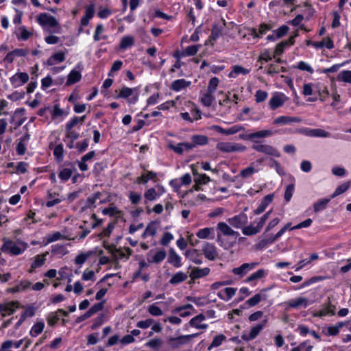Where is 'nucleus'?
<instances>
[{
	"instance_id": "f257e3e1",
	"label": "nucleus",
	"mask_w": 351,
	"mask_h": 351,
	"mask_svg": "<svg viewBox=\"0 0 351 351\" xmlns=\"http://www.w3.org/2000/svg\"><path fill=\"white\" fill-rule=\"evenodd\" d=\"M271 213V210H270L248 226H245L248 221V218L245 213H240L231 218H228L227 221L230 226L235 228H241L242 233L244 235L253 236L261 231Z\"/></svg>"
},
{
	"instance_id": "f03ea898",
	"label": "nucleus",
	"mask_w": 351,
	"mask_h": 351,
	"mask_svg": "<svg viewBox=\"0 0 351 351\" xmlns=\"http://www.w3.org/2000/svg\"><path fill=\"white\" fill-rule=\"evenodd\" d=\"M219 80L217 77H212L209 82L206 90L201 93L200 101L206 107L211 106L215 101L216 93Z\"/></svg>"
},
{
	"instance_id": "7ed1b4c3",
	"label": "nucleus",
	"mask_w": 351,
	"mask_h": 351,
	"mask_svg": "<svg viewBox=\"0 0 351 351\" xmlns=\"http://www.w3.org/2000/svg\"><path fill=\"white\" fill-rule=\"evenodd\" d=\"M27 248V244L21 241H13L9 239H3L1 250L11 256H18L23 254Z\"/></svg>"
},
{
	"instance_id": "20e7f679",
	"label": "nucleus",
	"mask_w": 351,
	"mask_h": 351,
	"mask_svg": "<svg viewBox=\"0 0 351 351\" xmlns=\"http://www.w3.org/2000/svg\"><path fill=\"white\" fill-rule=\"evenodd\" d=\"M36 21L44 29L55 28L56 29L53 30V32L58 34L61 32V27L56 18L47 13H41L38 15L36 16Z\"/></svg>"
},
{
	"instance_id": "39448f33",
	"label": "nucleus",
	"mask_w": 351,
	"mask_h": 351,
	"mask_svg": "<svg viewBox=\"0 0 351 351\" xmlns=\"http://www.w3.org/2000/svg\"><path fill=\"white\" fill-rule=\"evenodd\" d=\"M217 241L219 243V245L223 247L224 248H228L232 246V245L224 244L222 239L221 238V235L237 237L239 234L238 232L234 231L230 227V224L228 225L225 222H219L217 225Z\"/></svg>"
},
{
	"instance_id": "423d86ee",
	"label": "nucleus",
	"mask_w": 351,
	"mask_h": 351,
	"mask_svg": "<svg viewBox=\"0 0 351 351\" xmlns=\"http://www.w3.org/2000/svg\"><path fill=\"white\" fill-rule=\"evenodd\" d=\"M216 148L221 152H243L247 148L245 146L238 143L219 142L217 144Z\"/></svg>"
},
{
	"instance_id": "0eeeda50",
	"label": "nucleus",
	"mask_w": 351,
	"mask_h": 351,
	"mask_svg": "<svg viewBox=\"0 0 351 351\" xmlns=\"http://www.w3.org/2000/svg\"><path fill=\"white\" fill-rule=\"evenodd\" d=\"M118 98L128 99L130 104H134L138 100V89L136 88L123 87L119 90H116Z\"/></svg>"
},
{
	"instance_id": "6e6552de",
	"label": "nucleus",
	"mask_w": 351,
	"mask_h": 351,
	"mask_svg": "<svg viewBox=\"0 0 351 351\" xmlns=\"http://www.w3.org/2000/svg\"><path fill=\"white\" fill-rule=\"evenodd\" d=\"M336 306L332 303L328 298V301L323 304L321 308L313 312V316L323 318L326 316H332L335 314Z\"/></svg>"
},
{
	"instance_id": "1a4fd4ad",
	"label": "nucleus",
	"mask_w": 351,
	"mask_h": 351,
	"mask_svg": "<svg viewBox=\"0 0 351 351\" xmlns=\"http://www.w3.org/2000/svg\"><path fill=\"white\" fill-rule=\"evenodd\" d=\"M252 148L258 152L263 153L265 154L279 158L280 156V152L274 147L260 143H256L252 145Z\"/></svg>"
},
{
	"instance_id": "9d476101",
	"label": "nucleus",
	"mask_w": 351,
	"mask_h": 351,
	"mask_svg": "<svg viewBox=\"0 0 351 351\" xmlns=\"http://www.w3.org/2000/svg\"><path fill=\"white\" fill-rule=\"evenodd\" d=\"M287 305V308H295V309H300V308H306L309 305L313 304V301L309 300L308 298L303 296H299L293 299H291L285 302Z\"/></svg>"
},
{
	"instance_id": "9b49d317",
	"label": "nucleus",
	"mask_w": 351,
	"mask_h": 351,
	"mask_svg": "<svg viewBox=\"0 0 351 351\" xmlns=\"http://www.w3.org/2000/svg\"><path fill=\"white\" fill-rule=\"evenodd\" d=\"M258 265V262L245 263L239 267L233 268L232 272L234 275L239 277V278H242L248 272L253 270Z\"/></svg>"
},
{
	"instance_id": "f8f14e48",
	"label": "nucleus",
	"mask_w": 351,
	"mask_h": 351,
	"mask_svg": "<svg viewBox=\"0 0 351 351\" xmlns=\"http://www.w3.org/2000/svg\"><path fill=\"white\" fill-rule=\"evenodd\" d=\"M265 324H258L249 330H245L242 332L241 339L245 341L254 339L261 331L264 328Z\"/></svg>"
},
{
	"instance_id": "ddd939ff",
	"label": "nucleus",
	"mask_w": 351,
	"mask_h": 351,
	"mask_svg": "<svg viewBox=\"0 0 351 351\" xmlns=\"http://www.w3.org/2000/svg\"><path fill=\"white\" fill-rule=\"evenodd\" d=\"M298 132L308 137L328 138L330 136L329 132L319 128H304L300 129Z\"/></svg>"
},
{
	"instance_id": "4468645a",
	"label": "nucleus",
	"mask_w": 351,
	"mask_h": 351,
	"mask_svg": "<svg viewBox=\"0 0 351 351\" xmlns=\"http://www.w3.org/2000/svg\"><path fill=\"white\" fill-rule=\"evenodd\" d=\"M202 251L208 260H215L218 257V252L216 246L210 243L205 242L202 246Z\"/></svg>"
},
{
	"instance_id": "2eb2a0df",
	"label": "nucleus",
	"mask_w": 351,
	"mask_h": 351,
	"mask_svg": "<svg viewBox=\"0 0 351 351\" xmlns=\"http://www.w3.org/2000/svg\"><path fill=\"white\" fill-rule=\"evenodd\" d=\"M27 54V51L23 49H16L9 53L5 56L2 62L8 67V64L12 63L16 57H23Z\"/></svg>"
},
{
	"instance_id": "dca6fc26",
	"label": "nucleus",
	"mask_w": 351,
	"mask_h": 351,
	"mask_svg": "<svg viewBox=\"0 0 351 351\" xmlns=\"http://www.w3.org/2000/svg\"><path fill=\"white\" fill-rule=\"evenodd\" d=\"M198 333L191 334V335H181L178 337L171 338L169 339L171 346L173 348H178L182 345L185 344L192 338L197 337Z\"/></svg>"
},
{
	"instance_id": "f3484780",
	"label": "nucleus",
	"mask_w": 351,
	"mask_h": 351,
	"mask_svg": "<svg viewBox=\"0 0 351 351\" xmlns=\"http://www.w3.org/2000/svg\"><path fill=\"white\" fill-rule=\"evenodd\" d=\"M29 80V75L26 73H16L10 78V82L14 87H19Z\"/></svg>"
},
{
	"instance_id": "a211bd4d",
	"label": "nucleus",
	"mask_w": 351,
	"mask_h": 351,
	"mask_svg": "<svg viewBox=\"0 0 351 351\" xmlns=\"http://www.w3.org/2000/svg\"><path fill=\"white\" fill-rule=\"evenodd\" d=\"M274 134V132L271 130H263L251 133L247 136L241 135L240 138L243 139L254 140L255 138H267Z\"/></svg>"
},
{
	"instance_id": "6ab92c4d",
	"label": "nucleus",
	"mask_w": 351,
	"mask_h": 351,
	"mask_svg": "<svg viewBox=\"0 0 351 351\" xmlns=\"http://www.w3.org/2000/svg\"><path fill=\"white\" fill-rule=\"evenodd\" d=\"M301 121V119L296 117L280 116L274 120L273 123L278 125H285L293 123H300Z\"/></svg>"
},
{
	"instance_id": "aec40b11",
	"label": "nucleus",
	"mask_w": 351,
	"mask_h": 351,
	"mask_svg": "<svg viewBox=\"0 0 351 351\" xmlns=\"http://www.w3.org/2000/svg\"><path fill=\"white\" fill-rule=\"evenodd\" d=\"M285 102V96L283 94L276 93L271 97L269 105L271 109L275 110L282 106Z\"/></svg>"
},
{
	"instance_id": "412c9836",
	"label": "nucleus",
	"mask_w": 351,
	"mask_h": 351,
	"mask_svg": "<svg viewBox=\"0 0 351 351\" xmlns=\"http://www.w3.org/2000/svg\"><path fill=\"white\" fill-rule=\"evenodd\" d=\"M71 239L68 237L66 235H65L64 233L56 231L53 232L51 233L48 234L45 238V244H49L51 243L60 241V240H70Z\"/></svg>"
},
{
	"instance_id": "4be33fe9",
	"label": "nucleus",
	"mask_w": 351,
	"mask_h": 351,
	"mask_svg": "<svg viewBox=\"0 0 351 351\" xmlns=\"http://www.w3.org/2000/svg\"><path fill=\"white\" fill-rule=\"evenodd\" d=\"M0 307H1V313L5 316L6 315H11L14 313L16 310L19 308V303L16 301L10 302L4 304H1Z\"/></svg>"
},
{
	"instance_id": "5701e85b",
	"label": "nucleus",
	"mask_w": 351,
	"mask_h": 351,
	"mask_svg": "<svg viewBox=\"0 0 351 351\" xmlns=\"http://www.w3.org/2000/svg\"><path fill=\"white\" fill-rule=\"evenodd\" d=\"M184 255L186 258L193 263L200 265L202 263V257L198 251L195 249L188 250L185 252Z\"/></svg>"
},
{
	"instance_id": "b1692460",
	"label": "nucleus",
	"mask_w": 351,
	"mask_h": 351,
	"mask_svg": "<svg viewBox=\"0 0 351 351\" xmlns=\"http://www.w3.org/2000/svg\"><path fill=\"white\" fill-rule=\"evenodd\" d=\"M168 262L176 268L182 265L181 256L173 249L169 250Z\"/></svg>"
},
{
	"instance_id": "393cba45",
	"label": "nucleus",
	"mask_w": 351,
	"mask_h": 351,
	"mask_svg": "<svg viewBox=\"0 0 351 351\" xmlns=\"http://www.w3.org/2000/svg\"><path fill=\"white\" fill-rule=\"evenodd\" d=\"M261 169L259 167H256L255 162H251L247 167L241 171L240 176L243 179L249 178L253 174L258 172Z\"/></svg>"
},
{
	"instance_id": "a878e982",
	"label": "nucleus",
	"mask_w": 351,
	"mask_h": 351,
	"mask_svg": "<svg viewBox=\"0 0 351 351\" xmlns=\"http://www.w3.org/2000/svg\"><path fill=\"white\" fill-rule=\"evenodd\" d=\"M191 84V82L190 81H186L184 79H179L172 82L171 88L176 92H180L189 87Z\"/></svg>"
},
{
	"instance_id": "bb28decb",
	"label": "nucleus",
	"mask_w": 351,
	"mask_h": 351,
	"mask_svg": "<svg viewBox=\"0 0 351 351\" xmlns=\"http://www.w3.org/2000/svg\"><path fill=\"white\" fill-rule=\"evenodd\" d=\"M293 45H294V40L293 38H289L288 40L282 41L281 43H278L276 46L275 50L274 51V56H280L284 52V50L287 47L291 46Z\"/></svg>"
},
{
	"instance_id": "cd10ccee",
	"label": "nucleus",
	"mask_w": 351,
	"mask_h": 351,
	"mask_svg": "<svg viewBox=\"0 0 351 351\" xmlns=\"http://www.w3.org/2000/svg\"><path fill=\"white\" fill-rule=\"evenodd\" d=\"M236 291L235 288L227 287L219 291L217 295L220 299L228 302L235 295Z\"/></svg>"
},
{
	"instance_id": "c85d7f7f",
	"label": "nucleus",
	"mask_w": 351,
	"mask_h": 351,
	"mask_svg": "<svg viewBox=\"0 0 351 351\" xmlns=\"http://www.w3.org/2000/svg\"><path fill=\"white\" fill-rule=\"evenodd\" d=\"M169 148L178 154H182L184 152L189 151L193 149V146L190 143H180L176 145H169Z\"/></svg>"
},
{
	"instance_id": "c756f323",
	"label": "nucleus",
	"mask_w": 351,
	"mask_h": 351,
	"mask_svg": "<svg viewBox=\"0 0 351 351\" xmlns=\"http://www.w3.org/2000/svg\"><path fill=\"white\" fill-rule=\"evenodd\" d=\"M272 195H266L263 198L259 206L254 210V215H260L261 213H263L266 208L268 206V205L272 202Z\"/></svg>"
},
{
	"instance_id": "7c9ffc66",
	"label": "nucleus",
	"mask_w": 351,
	"mask_h": 351,
	"mask_svg": "<svg viewBox=\"0 0 351 351\" xmlns=\"http://www.w3.org/2000/svg\"><path fill=\"white\" fill-rule=\"evenodd\" d=\"M250 73V70L245 69L240 65H234L232 67V71L229 73L228 77L231 78H236L239 75H245Z\"/></svg>"
},
{
	"instance_id": "2f4dec72",
	"label": "nucleus",
	"mask_w": 351,
	"mask_h": 351,
	"mask_svg": "<svg viewBox=\"0 0 351 351\" xmlns=\"http://www.w3.org/2000/svg\"><path fill=\"white\" fill-rule=\"evenodd\" d=\"M82 78L81 71L73 69L68 75L66 85H71L78 82Z\"/></svg>"
},
{
	"instance_id": "473e14b6",
	"label": "nucleus",
	"mask_w": 351,
	"mask_h": 351,
	"mask_svg": "<svg viewBox=\"0 0 351 351\" xmlns=\"http://www.w3.org/2000/svg\"><path fill=\"white\" fill-rule=\"evenodd\" d=\"M65 60V55L63 52L59 51L55 53L51 56H50L47 60V64L49 66L55 65L57 63H60L63 62Z\"/></svg>"
},
{
	"instance_id": "72a5a7b5",
	"label": "nucleus",
	"mask_w": 351,
	"mask_h": 351,
	"mask_svg": "<svg viewBox=\"0 0 351 351\" xmlns=\"http://www.w3.org/2000/svg\"><path fill=\"white\" fill-rule=\"evenodd\" d=\"M267 275V271L264 269H260L257 270L256 271L252 273L251 275H250L246 279V282H251L255 280H258L260 279H262L265 278Z\"/></svg>"
},
{
	"instance_id": "f704fd0d",
	"label": "nucleus",
	"mask_w": 351,
	"mask_h": 351,
	"mask_svg": "<svg viewBox=\"0 0 351 351\" xmlns=\"http://www.w3.org/2000/svg\"><path fill=\"white\" fill-rule=\"evenodd\" d=\"M134 45V38L131 35H126L121 38L119 47L122 50H125Z\"/></svg>"
},
{
	"instance_id": "c9c22d12",
	"label": "nucleus",
	"mask_w": 351,
	"mask_h": 351,
	"mask_svg": "<svg viewBox=\"0 0 351 351\" xmlns=\"http://www.w3.org/2000/svg\"><path fill=\"white\" fill-rule=\"evenodd\" d=\"M210 272V269L208 267L204 268H199V267H195L192 269L190 277L191 278H199L204 276H207Z\"/></svg>"
},
{
	"instance_id": "e433bc0d",
	"label": "nucleus",
	"mask_w": 351,
	"mask_h": 351,
	"mask_svg": "<svg viewBox=\"0 0 351 351\" xmlns=\"http://www.w3.org/2000/svg\"><path fill=\"white\" fill-rule=\"evenodd\" d=\"M29 140V135L26 134L19 139V141L16 145V152L20 155H23L26 151V143Z\"/></svg>"
},
{
	"instance_id": "4c0bfd02",
	"label": "nucleus",
	"mask_w": 351,
	"mask_h": 351,
	"mask_svg": "<svg viewBox=\"0 0 351 351\" xmlns=\"http://www.w3.org/2000/svg\"><path fill=\"white\" fill-rule=\"evenodd\" d=\"M188 278L186 273L178 271L170 279L169 283L171 285H177L186 280Z\"/></svg>"
},
{
	"instance_id": "58836bf2",
	"label": "nucleus",
	"mask_w": 351,
	"mask_h": 351,
	"mask_svg": "<svg viewBox=\"0 0 351 351\" xmlns=\"http://www.w3.org/2000/svg\"><path fill=\"white\" fill-rule=\"evenodd\" d=\"M163 193V190H162V191L160 193H157L156 189L150 188L145 192L144 196L145 198L148 201H154Z\"/></svg>"
},
{
	"instance_id": "ea45409f",
	"label": "nucleus",
	"mask_w": 351,
	"mask_h": 351,
	"mask_svg": "<svg viewBox=\"0 0 351 351\" xmlns=\"http://www.w3.org/2000/svg\"><path fill=\"white\" fill-rule=\"evenodd\" d=\"M48 252L43 254L36 255L34 257V260L31 265L32 269H34L43 265L46 261V257Z\"/></svg>"
},
{
	"instance_id": "a19ab883",
	"label": "nucleus",
	"mask_w": 351,
	"mask_h": 351,
	"mask_svg": "<svg viewBox=\"0 0 351 351\" xmlns=\"http://www.w3.org/2000/svg\"><path fill=\"white\" fill-rule=\"evenodd\" d=\"M167 254L165 250H158L152 256V258H148V261L151 263H160L162 262L166 257Z\"/></svg>"
},
{
	"instance_id": "79ce46f5",
	"label": "nucleus",
	"mask_w": 351,
	"mask_h": 351,
	"mask_svg": "<svg viewBox=\"0 0 351 351\" xmlns=\"http://www.w3.org/2000/svg\"><path fill=\"white\" fill-rule=\"evenodd\" d=\"M192 143H190L193 146V149L196 145H204L208 143V138L204 135H194L191 137Z\"/></svg>"
},
{
	"instance_id": "37998d69",
	"label": "nucleus",
	"mask_w": 351,
	"mask_h": 351,
	"mask_svg": "<svg viewBox=\"0 0 351 351\" xmlns=\"http://www.w3.org/2000/svg\"><path fill=\"white\" fill-rule=\"evenodd\" d=\"M337 80L341 82L351 84V70L340 71L337 76Z\"/></svg>"
},
{
	"instance_id": "c03bdc74",
	"label": "nucleus",
	"mask_w": 351,
	"mask_h": 351,
	"mask_svg": "<svg viewBox=\"0 0 351 351\" xmlns=\"http://www.w3.org/2000/svg\"><path fill=\"white\" fill-rule=\"evenodd\" d=\"M213 228H204L199 230L196 236L201 239H206L208 238H213Z\"/></svg>"
},
{
	"instance_id": "a18cd8bd",
	"label": "nucleus",
	"mask_w": 351,
	"mask_h": 351,
	"mask_svg": "<svg viewBox=\"0 0 351 351\" xmlns=\"http://www.w3.org/2000/svg\"><path fill=\"white\" fill-rule=\"evenodd\" d=\"M45 328V323L43 321H39L35 323L30 330V335L32 337H36L40 335Z\"/></svg>"
},
{
	"instance_id": "49530a36",
	"label": "nucleus",
	"mask_w": 351,
	"mask_h": 351,
	"mask_svg": "<svg viewBox=\"0 0 351 351\" xmlns=\"http://www.w3.org/2000/svg\"><path fill=\"white\" fill-rule=\"evenodd\" d=\"M51 253L62 256L68 253V250L64 245L56 244L51 246Z\"/></svg>"
},
{
	"instance_id": "de8ad7c7",
	"label": "nucleus",
	"mask_w": 351,
	"mask_h": 351,
	"mask_svg": "<svg viewBox=\"0 0 351 351\" xmlns=\"http://www.w3.org/2000/svg\"><path fill=\"white\" fill-rule=\"evenodd\" d=\"M156 177V173L154 171H147L138 178L137 182L139 184H145L150 180H154Z\"/></svg>"
},
{
	"instance_id": "09e8293b",
	"label": "nucleus",
	"mask_w": 351,
	"mask_h": 351,
	"mask_svg": "<svg viewBox=\"0 0 351 351\" xmlns=\"http://www.w3.org/2000/svg\"><path fill=\"white\" fill-rule=\"evenodd\" d=\"M16 34L18 39L26 40L32 35V32L28 31L25 26H21L17 29Z\"/></svg>"
},
{
	"instance_id": "8fccbe9b",
	"label": "nucleus",
	"mask_w": 351,
	"mask_h": 351,
	"mask_svg": "<svg viewBox=\"0 0 351 351\" xmlns=\"http://www.w3.org/2000/svg\"><path fill=\"white\" fill-rule=\"evenodd\" d=\"M201 47L200 45L187 47L181 54L182 57L191 56L195 55Z\"/></svg>"
},
{
	"instance_id": "3c124183",
	"label": "nucleus",
	"mask_w": 351,
	"mask_h": 351,
	"mask_svg": "<svg viewBox=\"0 0 351 351\" xmlns=\"http://www.w3.org/2000/svg\"><path fill=\"white\" fill-rule=\"evenodd\" d=\"M344 326L343 322H339L335 325H332L326 328V334L330 336H335L337 335L340 329Z\"/></svg>"
},
{
	"instance_id": "603ef678",
	"label": "nucleus",
	"mask_w": 351,
	"mask_h": 351,
	"mask_svg": "<svg viewBox=\"0 0 351 351\" xmlns=\"http://www.w3.org/2000/svg\"><path fill=\"white\" fill-rule=\"evenodd\" d=\"M132 252V250L129 247L119 248L116 249L115 250L116 256H118L119 258H125L126 259H128L131 256Z\"/></svg>"
},
{
	"instance_id": "864d4df0",
	"label": "nucleus",
	"mask_w": 351,
	"mask_h": 351,
	"mask_svg": "<svg viewBox=\"0 0 351 351\" xmlns=\"http://www.w3.org/2000/svg\"><path fill=\"white\" fill-rule=\"evenodd\" d=\"M226 339V336L221 334L214 337L211 344L208 346V350L210 351L213 348H217L221 346L223 341Z\"/></svg>"
},
{
	"instance_id": "5fc2aeb1",
	"label": "nucleus",
	"mask_w": 351,
	"mask_h": 351,
	"mask_svg": "<svg viewBox=\"0 0 351 351\" xmlns=\"http://www.w3.org/2000/svg\"><path fill=\"white\" fill-rule=\"evenodd\" d=\"M157 228L154 222L150 223L145 228L144 232L142 234V237L145 239L147 237L154 236L156 233Z\"/></svg>"
},
{
	"instance_id": "6e6d98bb",
	"label": "nucleus",
	"mask_w": 351,
	"mask_h": 351,
	"mask_svg": "<svg viewBox=\"0 0 351 351\" xmlns=\"http://www.w3.org/2000/svg\"><path fill=\"white\" fill-rule=\"evenodd\" d=\"M330 199L324 198L318 200L313 204L314 211L315 213L319 212L325 209L326 205L329 202Z\"/></svg>"
},
{
	"instance_id": "4d7b16f0",
	"label": "nucleus",
	"mask_w": 351,
	"mask_h": 351,
	"mask_svg": "<svg viewBox=\"0 0 351 351\" xmlns=\"http://www.w3.org/2000/svg\"><path fill=\"white\" fill-rule=\"evenodd\" d=\"M264 298H265V297H263V295L261 293H256L253 297L248 299L245 302V303L249 306H254L256 304H258Z\"/></svg>"
},
{
	"instance_id": "13d9d810",
	"label": "nucleus",
	"mask_w": 351,
	"mask_h": 351,
	"mask_svg": "<svg viewBox=\"0 0 351 351\" xmlns=\"http://www.w3.org/2000/svg\"><path fill=\"white\" fill-rule=\"evenodd\" d=\"M275 57L276 56H274V53H272L269 49H266L261 53L258 57V61L263 60L265 62H269Z\"/></svg>"
},
{
	"instance_id": "bf43d9fd",
	"label": "nucleus",
	"mask_w": 351,
	"mask_h": 351,
	"mask_svg": "<svg viewBox=\"0 0 351 351\" xmlns=\"http://www.w3.org/2000/svg\"><path fill=\"white\" fill-rule=\"evenodd\" d=\"M71 176L72 171L69 168L62 169L58 173L60 179L64 182H66L71 177Z\"/></svg>"
},
{
	"instance_id": "052dcab7",
	"label": "nucleus",
	"mask_w": 351,
	"mask_h": 351,
	"mask_svg": "<svg viewBox=\"0 0 351 351\" xmlns=\"http://www.w3.org/2000/svg\"><path fill=\"white\" fill-rule=\"evenodd\" d=\"M36 313V308L33 306H27L22 313V321H25L27 317H33Z\"/></svg>"
},
{
	"instance_id": "680f3d73",
	"label": "nucleus",
	"mask_w": 351,
	"mask_h": 351,
	"mask_svg": "<svg viewBox=\"0 0 351 351\" xmlns=\"http://www.w3.org/2000/svg\"><path fill=\"white\" fill-rule=\"evenodd\" d=\"M23 340L21 339L18 341H13L11 340H8L6 341H4L2 343V348H11L12 347H14L16 348H19L23 343Z\"/></svg>"
},
{
	"instance_id": "e2e57ef3",
	"label": "nucleus",
	"mask_w": 351,
	"mask_h": 351,
	"mask_svg": "<svg viewBox=\"0 0 351 351\" xmlns=\"http://www.w3.org/2000/svg\"><path fill=\"white\" fill-rule=\"evenodd\" d=\"M280 71L285 72V69L275 64H271L267 69V73L269 75H272L275 73H279Z\"/></svg>"
},
{
	"instance_id": "0e129e2a",
	"label": "nucleus",
	"mask_w": 351,
	"mask_h": 351,
	"mask_svg": "<svg viewBox=\"0 0 351 351\" xmlns=\"http://www.w3.org/2000/svg\"><path fill=\"white\" fill-rule=\"evenodd\" d=\"M147 311L153 316H160L163 314L162 311L160 308L156 306V304H153L148 307Z\"/></svg>"
},
{
	"instance_id": "69168bd1",
	"label": "nucleus",
	"mask_w": 351,
	"mask_h": 351,
	"mask_svg": "<svg viewBox=\"0 0 351 351\" xmlns=\"http://www.w3.org/2000/svg\"><path fill=\"white\" fill-rule=\"evenodd\" d=\"M210 180V178L204 173H200L197 178H194L195 183H199L201 185L206 184Z\"/></svg>"
},
{
	"instance_id": "338daca9",
	"label": "nucleus",
	"mask_w": 351,
	"mask_h": 351,
	"mask_svg": "<svg viewBox=\"0 0 351 351\" xmlns=\"http://www.w3.org/2000/svg\"><path fill=\"white\" fill-rule=\"evenodd\" d=\"M102 213L109 216H119L120 211L114 206H110L103 209Z\"/></svg>"
},
{
	"instance_id": "774afa93",
	"label": "nucleus",
	"mask_w": 351,
	"mask_h": 351,
	"mask_svg": "<svg viewBox=\"0 0 351 351\" xmlns=\"http://www.w3.org/2000/svg\"><path fill=\"white\" fill-rule=\"evenodd\" d=\"M289 30V28L288 26L282 25L275 30L274 33L276 34V38L278 39L287 34Z\"/></svg>"
}]
</instances>
